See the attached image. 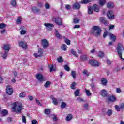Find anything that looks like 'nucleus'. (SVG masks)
Masks as SVG:
<instances>
[{
	"label": "nucleus",
	"instance_id": "obj_1",
	"mask_svg": "<svg viewBox=\"0 0 124 124\" xmlns=\"http://www.w3.org/2000/svg\"><path fill=\"white\" fill-rule=\"evenodd\" d=\"M23 109V106L19 103H14L12 107L13 112H16L18 114H21V111Z\"/></svg>",
	"mask_w": 124,
	"mask_h": 124
},
{
	"label": "nucleus",
	"instance_id": "obj_2",
	"mask_svg": "<svg viewBox=\"0 0 124 124\" xmlns=\"http://www.w3.org/2000/svg\"><path fill=\"white\" fill-rule=\"evenodd\" d=\"M117 54L120 58L121 61H124V58L122 57V55L123 54V52L124 51V46L121 43L118 44L117 47Z\"/></svg>",
	"mask_w": 124,
	"mask_h": 124
},
{
	"label": "nucleus",
	"instance_id": "obj_3",
	"mask_svg": "<svg viewBox=\"0 0 124 124\" xmlns=\"http://www.w3.org/2000/svg\"><path fill=\"white\" fill-rule=\"evenodd\" d=\"M92 31V33H94L95 36H98L101 33V29L98 26H93Z\"/></svg>",
	"mask_w": 124,
	"mask_h": 124
},
{
	"label": "nucleus",
	"instance_id": "obj_4",
	"mask_svg": "<svg viewBox=\"0 0 124 124\" xmlns=\"http://www.w3.org/2000/svg\"><path fill=\"white\" fill-rule=\"evenodd\" d=\"M52 21L53 22H54V23L57 24V25H58V26L62 25V18L59 17L52 18Z\"/></svg>",
	"mask_w": 124,
	"mask_h": 124
},
{
	"label": "nucleus",
	"instance_id": "obj_5",
	"mask_svg": "<svg viewBox=\"0 0 124 124\" xmlns=\"http://www.w3.org/2000/svg\"><path fill=\"white\" fill-rule=\"evenodd\" d=\"M6 93L8 95L13 94V88L10 85H8L6 87Z\"/></svg>",
	"mask_w": 124,
	"mask_h": 124
},
{
	"label": "nucleus",
	"instance_id": "obj_6",
	"mask_svg": "<svg viewBox=\"0 0 124 124\" xmlns=\"http://www.w3.org/2000/svg\"><path fill=\"white\" fill-rule=\"evenodd\" d=\"M41 45L43 48H48L49 47V41L46 39H43L41 41Z\"/></svg>",
	"mask_w": 124,
	"mask_h": 124
},
{
	"label": "nucleus",
	"instance_id": "obj_7",
	"mask_svg": "<svg viewBox=\"0 0 124 124\" xmlns=\"http://www.w3.org/2000/svg\"><path fill=\"white\" fill-rule=\"evenodd\" d=\"M18 44L22 49L26 50L27 48H28V44H27V42L24 41H20L19 42Z\"/></svg>",
	"mask_w": 124,
	"mask_h": 124
},
{
	"label": "nucleus",
	"instance_id": "obj_8",
	"mask_svg": "<svg viewBox=\"0 0 124 124\" xmlns=\"http://www.w3.org/2000/svg\"><path fill=\"white\" fill-rule=\"evenodd\" d=\"M107 16L109 20H113V19H115L114 13H113L112 11H109L107 14Z\"/></svg>",
	"mask_w": 124,
	"mask_h": 124
},
{
	"label": "nucleus",
	"instance_id": "obj_9",
	"mask_svg": "<svg viewBox=\"0 0 124 124\" xmlns=\"http://www.w3.org/2000/svg\"><path fill=\"white\" fill-rule=\"evenodd\" d=\"M36 78L40 82H44L45 81V78L43 77L41 73H38L36 75Z\"/></svg>",
	"mask_w": 124,
	"mask_h": 124
},
{
	"label": "nucleus",
	"instance_id": "obj_10",
	"mask_svg": "<svg viewBox=\"0 0 124 124\" xmlns=\"http://www.w3.org/2000/svg\"><path fill=\"white\" fill-rule=\"evenodd\" d=\"M89 64L93 66H99V62L96 60H90Z\"/></svg>",
	"mask_w": 124,
	"mask_h": 124
},
{
	"label": "nucleus",
	"instance_id": "obj_11",
	"mask_svg": "<svg viewBox=\"0 0 124 124\" xmlns=\"http://www.w3.org/2000/svg\"><path fill=\"white\" fill-rule=\"evenodd\" d=\"M108 100L110 102H115V101H117V98L115 95H111L108 97Z\"/></svg>",
	"mask_w": 124,
	"mask_h": 124
},
{
	"label": "nucleus",
	"instance_id": "obj_12",
	"mask_svg": "<svg viewBox=\"0 0 124 124\" xmlns=\"http://www.w3.org/2000/svg\"><path fill=\"white\" fill-rule=\"evenodd\" d=\"M3 49L5 51L8 52L9 51V50L10 49V45H9V44L3 45Z\"/></svg>",
	"mask_w": 124,
	"mask_h": 124
},
{
	"label": "nucleus",
	"instance_id": "obj_13",
	"mask_svg": "<svg viewBox=\"0 0 124 124\" xmlns=\"http://www.w3.org/2000/svg\"><path fill=\"white\" fill-rule=\"evenodd\" d=\"M50 98L52 99V103L54 105H58V103H59L58 100L56 99V98L54 97V96H50Z\"/></svg>",
	"mask_w": 124,
	"mask_h": 124
},
{
	"label": "nucleus",
	"instance_id": "obj_14",
	"mask_svg": "<svg viewBox=\"0 0 124 124\" xmlns=\"http://www.w3.org/2000/svg\"><path fill=\"white\" fill-rule=\"evenodd\" d=\"M20 34L21 35H24L27 33V30L25 29V27H21L20 28Z\"/></svg>",
	"mask_w": 124,
	"mask_h": 124
},
{
	"label": "nucleus",
	"instance_id": "obj_15",
	"mask_svg": "<svg viewBox=\"0 0 124 124\" xmlns=\"http://www.w3.org/2000/svg\"><path fill=\"white\" fill-rule=\"evenodd\" d=\"M100 93L102 96H103V97H106V96H107V91H106V90L105 89L101 90Z\"/></svg>",
	"mask_w": 124,
	"mask_h": 124
},
{
	"label": "nucleus",
	"instance_id": "obj_16",
	"mask_svg": "<svg viewBox=\"0 0 124 124\" xmlns=\"http://www.w3.org/2000/svg\"><path fill=\"white\" fill-rule=\"evenodd\" d=\"M22 21H23V18H22V17H21V16H18L17 18V19L16 20V24L17 25H21V24H22Z\"/></svg>",
	"mask_w": 124,
	"mask_h": 124
},
{
	"label": "nucleus",
	"instance_id": "obj_17",
	"mask_svg": "<svg viewBox=\"0 0 124 124\" xmlns=\"http://www.w3.org/2000/svg\"><path fill=\"white\" fill-rule=\"evenodd\" d=\"M93 10L95 12H98L99 11V6L97 4H94L93 5Z\"/></svg>",
	"mask_w": 124,
	"mask_h": 124
},
{
	"label": "nucleus",
	"instance_id": "obj_18",
	"mask_svg": "<svg viewBox=\"0 0 124 124\" xmlns=\"http://www.w3.org/2000/svg\"><path fill=\"white\" fill-rule=\"evenodd\" d=\"M100 22H101V23H103V24H104L105 26H108V25H109V23H108V21H106V19H105V18H103L101 17L100 19Z\"/></svg>",
	"mask_w": 124,
	"mask_h": 124
},
{
	"label": "nucleus",
	"instance_id": "obj_19",
	"mask_svg": "<svg viewBox=\"0 0 124 124\" xmlns=\"http://www.w3.org/2000/svg\"><path fill=\"white\" fill-rule=\"evenodd\" d=\"M72 118H73V116L71 114H68L65 118V120L67 122H69V121L72 120Z\"/></svg>",
	"mask_w": 124,
	"mask_h": 124
},
{
	"label": "nucleus",
	"instance_id": "obj_20",
	"mask_svg": "<svg viewBox=\"0 0 124 124\" xmlns=\"http://www.w3.org/2000/svg\"><path fill=\"white\" fill-rule=\"evenodd\" d=\"M44 25L47 29L49 28H53V27H54V24L51 23H45L44 24Z\"/></svg>",
	"mask_w": 124,
	"mask_h": 124
},
{
	"label": "nucleus",
	"instance_id": "obj_21",
	"mask_svg": "<svg viewBox=\"0 0 124 124\" xmlns=\"http://www.w3.org/2000/svg\"><path fill=\"white\" fill-rule=\"evenodd\" d=\"M55 36H56V37H57V38L61 39L62 37V35H61V34H60V33H59V31L57 29L55 30Z\"/></svg>",
	"mask_w": 124,
	"mask_h": 124
},
{
	"label": "nucleus",
	"instance_id": "obj_22",
	"mask_svg": "<svg viewBox=\"0 0 124 124\" xmlns=\"http://www.w3.org/2000/svg\"><path fill=\"white\" fill-rule=\"evenodd\" d=\"M109 36L110 38V39L111 40H112V41H113L114 42H115V41H116V35H115L114 34H109Z\"/></svg>",
	"mask_w": 124,
	"mask_h": 124
},
{
	"label": "nucleus",
	"instance_id": "obj_23",
	"mask_svg": "<svg viewBox=\"0 0 124 124\" xmlns=\"http://www.w3.org/2000/svg\"><path fill=\"white\" fill-rule=\"evenodd\" d=\"M73 8L74 9H79L80 8V4L76 3L73 5Z\"/></svg>",
	"mask_w": 124,
	"mask_h": 124
},
{
	"label": "nucleus",
	"instance_id": "obj_24",
	"mask_svg": "<svg viewBox=\"0 0 124 124\" xmlns=\"http://www.w3.org/2000/svg\"><path fill=\"white\" fill-rule=\"evenodd\" d=\"M71 53L72 55H73L77 58H78V57H79V55L78 54V53H77V52H76V51H75L74 49H71Z\"/></svg>",
	"mask_w": 124,
	"mask_h": 124
},
{
	"label": "nucleus",
	"instance_id": "obj_25",
	"mask_svg": "<svg viewBox=\"0 0 124 124\" xmlns=\"http://www.w3.org/2000/svg\"><path fill=\"white\" fill-rule=\"evenodd\" d=\"M27 96V93L25 92H22L19 93V97L21 98H24V97H26Z\"/></svg>",
	"mask_w": 124,
	"mask_h": 124
},
{
	"label": "nucleus",
	"instance_id": "obj_26",
	"mask_svg": "<svg viewBox=\"0 0 124 124\" xmlns=\"http://www.w3.org/2000/svg\"><path fill=\"white\" fill-rule=\"evenodd\" d=\"M31 10L34 13H37L38 12H39V9L36 7H32L31 9Z\"/></svg>",
	"mask_w": 124,
	"mask_h": 124
},
{
	"label": "nucleus",
	"instance_id": "obj_27",
	"mask_svg": "<svg viewBox=\"0 0 124 124\" xmlns=\"http://www.w3.org/2000/svg\"><path fill=\"white\" fill-rule=\"evenodd\" d=\"M105 3H106V0H100L98 1V4L101 6H103Z\"/></svg>",
	"mask_w": 124,
	"mask_h": 124
},
{
	"label": "nucleus",
	"instance_id": "obj_28",
	"mask_svg": "<svg viewBox=\"0 0 124 124\" xmlns=\"http://www.w3.org/2000/svg\"><path fill=\"white\" fill-rule=\"evenodd\" d=\"M107 5L108 8H113V7H114V3L112 2H109L108 3Z\"/></svg>",
	"mask_w": 124,
	"mask_h": 124
},
{
	"label": "nucleus",
	"instance_id": "obj_29",
	"mask_svg": "<svg viewBox=\"0 0 124 124\" xmlns=\"http://www.w3.org/2000/svg\"><path fill=\"white\" fill-rule=\"evenodd\" d=\"M101 84L104 86H106L107 85V79L106 78H102Z\"/></svg>",
	"mask_w": 124,
	"mask_h": 124
},
{
	"label": "nucleus",
	"instance_id": "obj_30",
	"mask_svg": "<svg viewBox=\"0 0 124 124\" xmlns=\"http://www.w3.org/2000/svg\"><path fill=\"white\" fill-rule=\"evenodd\" d=\"M74 94L75 96H79V94H80V90L77 89L74 93Z\"/></svg>",
	"mask_w": 124,
	"mask_h": 124
},
{
	"label": "nucleus",
	"instance_id": "obj_31",
	"mask_svg": "<svg viewBox=\"0 0 124 124\" xmlns=\"http://www.w3.org/2000/svg\"><path fill=\"white\" fill-rule=\"evenodd\" d=\"M88 14H93V8L92 7H88Z\"/></svg>",
	"mask_w": 124,
	"mask_h": 124
},
{
	"label": "nucleus",
	"instance_id": "obj_32",
	"mask_svg": "<svg viewBox=\"0 0 124 124\" xmlns=\"http://www.w3.org/2000/svg\"><path fill=\"white\" fill-rule=\"evenodd\" d=\"M11 4L12 5V6H14V7H16L17 6V2L16 1V0H13L11 2Z\"/></svg>",
	"mask_w": 124,
	"mask_h": 124
},
{
	"label": "nucleus",
	"instance_id": "obj_33",
	"mask_svg": "<svg viewBox=\"0 0 124 124\" xmlns=\"http://www.w3.org/2000/svg\"><path fill=\"white\" fill-rule=\"evenodd\" d=\"M61 49L62 51H66L67 49V46L65 44H63L61 46Z\"/></svg>",
	"mask_w": 124,
	"mask_h": 124
},
{
	"label": "nucleus",
	"instance_id": "obj_34",
	"mask_svg": "<svg viewBox=\"0 0 124 124\" xmlns=\"http://www.w3.org/2000/svg\"><path fill=\"white\" fill-rule=\"evenodd\" d=\"M1 114L3 116H7V114H8V111L6 109H4L1 111Z\"/></svg>",
	"mask_w": 124,
	"mask_h": 124
},
{
	"label": "nucleus",
	"instance_id": "obj_35",
	"mask_svg": "<svg viewBox=\"0 0 124 124\" xmlns=\"http://www.w3.org/2000/svg\"><path fill=\"white\" fill-rule=\"evenodd\" d=\"M85 92L87 96H91V95H92V93H91V92H90V90L85 89Z\"/></svg>",
	"mask_w": 124,
	"mask_h": 124
},
{
	"label": "nucleus",
	"instance_id": "obj_36",
	"mask_svg": "<svg viewBox=\"0 0 124 124\" xmlns=\"http://www.w3.org/2000/svg\"><path fill=\"white\" fill-rule=\"evenodd\" d=\"M98 56L99 58H103V57H104V53L102 51H99L98 53Z\"/></svg>",
	"mask_w": 124,
	"mask_h": 124
},
{
	"label": "nucleus",
	"instance_id": "obj_37",
	"mask_svg": "<svg viewBox=\"0 0 124 124\" xmlns=\"http://www.w3.org/2000/svg\"><path fill=\"white\" fill-rule=\"evenodd\" d=\"M80 59L82 60V61H86L88 59V56H87L86 55H82Z\"/></svg>",
	"mask_w": 124,
	"mask_h": 124
},
{
	"label": "nucleus",
	"instance_id": "obj_38",
	"mask_svg": "<svg viewBox=\"0 0 124 124\" xmlns=\"http://www.w3.org/2000/svg\"><path fill=\"white\" fill-rule=\"evenodd\" d=\"M82 4H87V3H89V2H91V0H83L81 1Z\"/></svg>",
	"mask_w": 124,
	"mask_h": 124
},
{
	"label": "nucleus",
	"instance_id": "obj_39",
	"mask_svg": "<svg viewBox=\"0 0 124 124\" xmlns=\"http://www.w3.org/2000/svg\"><path fill=\"white\" fill-rule=\"evenodd\" d=\"M43 53V49H39L38 51V54L39 55V56H40V57L42 56V54Z\"/></svg>",
	"mask_w": 124,
	"mask_h": 124
},
{
	"label": "nucleus",
	"instance_id": "obj_40",
	"mask_svg": "<svg viewBox=\"0 0 124 124\" xmlns=\"http://www.w3.org/2000/svg\"><path fill=\"white\" fill-rule=\"evenodd\" d=\"M8 55V51H5L4 54L2 55V57L3 59H5L7 57V55Z\"/></svg>",
	"mask_w": 124,
	"mask_h": 124
},
{
	"label": "nucleus",
	"instance_id": "obj_41",
	"mask_svg": "<svg viewBox=\"0 0 124 124\" xmlns=\"http://www.w3.org/2000/svg\"><path fill=\"white\" fill-rule=\"evenodd\" d=\"M51 85V82L50 81H47L44 85V87L46 88H49V86Z\"/></svg>",
	"mask_w": 124,
	"mask_h": 124
},
{
	"label": "nucleus",
	"instance_id": "obj_42",
	"mask_svg": "<svg viewBox=\"0 0 124 124\" xmlns=\"http://www.w3.org/2000/svg\"><path fill=\"white\" fill-rule=\"evenodd\" d=\"M51 113V110L48 108H46L45 110V114L46 115H49Z\"/></svg>",
	"mask_w": 124,
	"mask_h": 124
},
{
	"label": "nucleus",
	"instance_id": "obj_43",
	"mask_svg": "<svg viewBox=\"0 0 124 124\" xmlns=\"http://www.w3.org/2000/svg\"><path fill=\"white\" fill-rule=\"evenodd\" d=\"M76 85H77V84L76 83V82H73L71 85V89H72L73 90H74V89H75V86H76Z\"/></svg>",
	"mask_w": 124,
	"mask_h": 124
},
{
	"label": "nucleus",
	"instance_id": "obj_44",
	"mask_svg": "<svg viewBox=\"0 0 124 124\" xmlns=\"http://www.w3.org/2000/svg\"><path fill=\"white\" fill-rule=\"evenodd\" d=\"M49 69L51 72H52V71H55L56 67H55L54 65H52L51 67H49Z\"/></svg>",
	"mask_w": 124,
	"mask_h": 124
},
{
	"label": "nucleus",
	"instance_id": "obj_45",
	"mask_svg": "<svg viewBox=\"0 0 124 124\" xmlns=\"http://www.w3.org/2000/svg\"><path fill=\"white\" fill-rule=\"evenodd\" d=\"M66 103L63 102L61 104V108H65L66 107Z\"/></svg>",
	"mask_w": 124,
	"mask_h": 124
},
{
	"label": "nucleus",
	"instance_id": "obj_46",
	"mask_svg": "<svg viewBox=\"0 0 124 124\" xmlns=\"http://www.w3.org/2000/svg\"><path fill=\"white\" fill-rule=\"evenodd\" d=\"M64 41L65 43L67 44V45H70V40H68L67 38L64 39Z\"/></svg>",
	"mask_w": 124,
	"mask_h": 124
},
{
	"label": "nucleus",
	"instance_id": "obj_47",
	"mask_svg": "<svg viewBox=\"0 0 124 124\" xmlns=\"http://www.w3.org/2000/svg\"><path fill=\"white\" fill-rule=\"evenodd\" d=\"M71 75L72 77H73L74 79H75V78H76V73H75V71H72L71 72Z\"/></svg>",
	"mask_w": 124,
	"mask_h": 124
},
{
	"label": "nucleus",
	"instance_id": "obj_48",
	"mask_svg": "<svg viewBox=\"0 0 124 124\" xmlns=\"http://www.w3.org/2000/svg\"><path fill=\"white\" fill-rule=\"evenodd\" d=\"M83 73L84 75H85V76H89V72H88V71H87V70H84L83 71Z\"/></svg>",
	"mask_w": 124,
	"mask_h": 124
},
{
	"label": "nucleus",
	"instance_id": "obj_49",
	"mask_svg": "<svg viewBox=\"0 0 124 124\" xmlns=\"http://www.w3.org/2000/svg\"><path fill=\"white\" fill-rule=\"evenodd\" d=\"M45 7L46 9H50V5L48 3H46L45 4Z\"/></svg>",
	"mask_w": 124,
	"mask_h": 124
},
{
	"label": "nucleus",
	"instance_id": "obj_50",
	"mask_svg": "<svg viewBox=\"0 0 124 124\" xmlns=\"http://www.w3.org/2000/svg\"><path fill=\"white\" fill-rule=\"evenodd\" d=\"M57 61L58 62H62L63 61V60H62V57H59L58 59H57Z\"/></svg>",
	"mask_w": 124,
	"mask_h": 124
},
{
	"label": "nucleus",
	"instance_id": "obj_51",
	"mask_svg": "<svg viewBox=\"0 0 124 124\" xmlns=\"http://www.w3.org/2000/svg\"><path fill=\"white\" fill-rule=\"evenodd\" d=\"M64 68L66 70V71H69L70 70L69 67H68L67 65H64Z\"/></svg>",
	"mask_w": 124,
	"mask_h": 124
},
{
	"label": "nucleus",
	"instance_id": "obj_52",
	"mask_svg": "<svg viewBox=\"0 0 124 124\" xmlns=\"http://www.w3.org/2000/svg\"><path fill=\"white\" fill-rule=\"evenodd\" d=\"M109 28V30H114V29H115V25H112V24H110L108 26Z\"/></svg>",
	"mask_w": 124,
	"mask_h": 124
},
{
	"label": "nucleus",
	"instance_id": "obj_53",
	"mask_svg": "<svg viewBox=\"0 0 124 124\" xmlns=\"http://www.w3.org/2000/svg\"><path fill=\"white\" fill-rule=\"evenodd\" d=\"M52 119L54 122H57L58 121V118L57 117V116L55 115H53L52 116Z\"/></svg>",
	"mask_w": 124,
	"mask_h": 124
},
{
	"label": "nucleus",
	"instance_id": "obj_54",
	"mask_svg": "<svg viewBox=\"0 0 124 124\" xmlns=\"http://www.w3.org/2000/svg\"><path fill=\"white\" fill-rule=\"evenodd\" d=\"M6 27V25L3 23H1L0 24V29H4L5 27Z\"/></svg>",
	"mask_w": 124,
	"mask_h": 124
},
{
	"label": "nucleus",
	"instance_id": "obj_55",
	"mask_svg": "<svg viewBox=\"0 0 124 124\" xmlns=\"http://www.w3.org/2000/svg\"><path fill=\"white\" fill-rule=\"evenodd\" d=\"M84 108L85 109V110H88L89 109V104H85L83 106Z\"/></svg>",
	"mask_w": 124,
	"mask_h": 124
},
{
	"label": "nucleus",
	"instance_id": "obj_56",
	"mask_svg": "<svg viewBox=\"0 0 124 124\" xmlns=\"http://www.w3.org/2000/svg\"><path fill=\"white\" fill-rule=\"evenodd\" d=\"M77 101H78V102H84V100L82 98H78Z\"/></svg>",
	"mask_w": 124,
	"mask_h": 124
},
{
	"label": "nucleus",
	"instance_id": "obj_57",
	"mask_svg": "<svg viewBox=\"0 0 124 124\" xmlns=\"http://www.w3.org/2000/svg\"><path fill=\"white\" fill-rule=\"evenodd\" d=\"M73 22L75 24H78L79 23V19L74 18Z\"/></svg>",
	"mask_w": 124,
	"mask_h": 124
},
{
	"label": "nucleus",
	"instance_id": "obj_58",
	"mask_svg": "<svg viewBox=\"0 0 124 124\" xmlns=\"http://www.w3.org/2000/svg\"><path fill=\"white\" fill-rule=\"evenodd\" d=\"M107 114L108 116H111L112 115V110L109 109L108 110Z\"/></svg>",
	"mask_w": 124,
	"mask_h": 124
},
{
	"label": "nucleus",
	"instance_id": "obj_59",
	"mask_svg": "<svg viewBox=\"0 0 124 124\" xmlns=\"http://www.w3.org/2000/svg\"><path fill=\"white\" fill-rule=\"evenodd\" d=\"M22 122L23 123H24V124H26V123H27V120H26V116H22Z\"/></svg>",
	"mask_w": 124,
	"mask_h": 124
},
{
	"label": "nucleus",
	"instance_id": "obj_60",
	"mask_svg": "<svg viewBox=\"0 0 124 124\" xmlns=\"http://www.w3.org/2000/svg\"><path fill=\"white\" fill-rule=\"evenodd\" d=\"M115 109L116 110V111H120V110L121 109L120 107H119L118 105H115Z\"/></svg>",
	"mask_w": 124,
	"mask_h": 124
},
{
	"label": "nucleus",
	"instance_id": "obj_61",
	"mask_svg": "<svg viewBox=\"0 0 124 124\" xmlns=\"http://www.w3.org/2000/svg\"><path fill=\"white\" fill-rule=\"evenodd\" d=\"M116 93H122V90L120 88L116 89Z\"/></svg>",
	"mask_w": 124,
	"mask_h": 124
},
{
	"label": "nucleus",
	"instance_id": "obj_62",
	"mask_svg": "<svg viewBox=\"0 0 124 124\" xmlns=\"http://www.w3.org/2000/svg\"><path fill=\"white\" fill-rule=\"evenodd\" d=\"M65 8L67 10H69V9H70L71 8V7L70 6V5L67 4L65 5Z\"/></svg>",
	"mask_w": 124,
	"mask_h": 124
},
{
	"label": "nucleus",
	"instance_id": "obj_63",
	"mask_svg": "<svg viewBox=\"0 0 124 124\" xmlns=\"http://www.w3.org/2000/svg\"><path fill=\"white\" fill-rule=\"evenodd\" d=\"M33 55L35 58H39V57H40V55L38 54V53H34L33 54Z\"/></svg>",
	"mask_w": 124,
	"mask_h": 124
},
{
	"label": "nucleus",
	"instance_id": "obj_64",
	"mask_svg": "<svg viewBox=\"0 0 124 124\" xmlns=\"http://www.w3.org/2000/svg\"><path fill=\"white\" fill-rule=\"evenodd\" d=\"M37 124V121L36 120H32V124Z\"/></svg>",
	"mask_w": 124,
	"mask_h": 124
}]
</instances>
